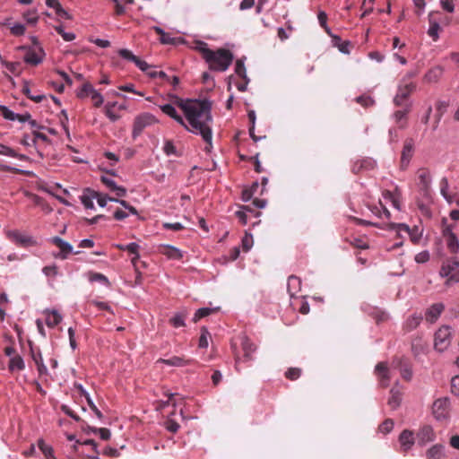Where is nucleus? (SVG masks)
I'll return each mask as SVG.
<instances>
[{"instance_id":"64","label":"nucleus","mask_w":459,"mask_h":459,"mask_svg":"<svg viewBox=\"0 0 459 459\" xmlns=\"http://www.w3.org/2000/svg\"><path fill=\"white\" fill-rule=\"evenodd\" d=\"M135 65L143 72L146 73L148 70L152 69V66L147 64L145 61L141 60L139 57L135 62Z\"/></svg>"},{"instance_id":"61","label":"nucleus","mask_w":459,"mask_h":459,"mask_svg":"<svg viewBox=\"0 0 459 459\" xmlns=\"http://www.w3.org/2000/svg\"><path fill=\"white\" fill-rule=\"evenodd\" d=\"M101 181H102V183H103L107 187H108L111 191H114V190H115V188H116V187H117V185L116 184V182H115L113 179H111L110 178H108V177H106V176H102V177H101Z\"/></svg>"},{"instance_id":"4","label":"nucleus","mask_w":459,"mask_h":459,"mask_svg":"<svg viewBox=\"0 0 459 459\" xmlns=\"http://www.w3.org/2000/svg\"><path fill=\"white\" fill-rule=\"evenodd\" d=\"M157 123L155 117L150 113H143L134 118L133 126V137L136 138L147 126Z\"/></svg>"},{"instance_id":"43","label":"nucleus","mask_w":459,"mask_h":459,"mask_svg":"<svg viewBox=\"0 0 459 459\" xmlns=\"http://www.w3.org/2000/svg\"><path fill=\"white\" fill-rule=\"evenodd\" d=\"M235 73L241 78L247 79L248 78L247 75L246 67L244 65V61L241 59H238L235 65Z\"/></svg>"},{"instance_id":"11","label":"nucleus","mask_w":459,"mask_h":459,"mask_svg":"<svg viewBox=\"0 0 459 459\" xmlns=\"http://www.w3.org/2000/svg\"><path fill=\"white\" fill-rule=\"evenodd\" d=\"M419 178V188L424 196L429 195L430 185H431V175L429 170L421 169L418 171Z\"/></svg>"},{"instance_id":"45","label":"nucleus","mask_w":459,"mask_h":459,"mask_svg":"<svg viewBox=\"0 0 459 459\" xmlns=\"http://www.w3.org/2000/svg\"><path fill=\"white\" fill-rule=\"evenodd\" d=\"M118 55L128 61H131L135 64L138 59V56H134L132 51L126 48H121L118 50Z\"/></svg>"},{"instance_id":"14","label":"nucleus","mask_w":459,"mask_h":459,"mask_svg":"<svg viewBox=\"0 0 459 459\" xmlns=\"http://www.w3.org/2000/svg\"><path fill=\"white\" fill-rule=\"evenodd\" d=\"M402 389L398 383H395L394 386L390 390V395L387 401V404L393 409L396 410L402 403Z\"/></svg>"},{"instance_id":"13","label":"nucleus","mask_w":459,"mask_h":459,"mask_svg":"<svg viewBox=\"0 0 459 459\" xmlns=\"http://www.w3.org/2000/svg\"><path fill=\"white\" fill-rule=\"evenodd\" d=\"M435 439V433L432 427L425 425L420 429L417 433L418 444L421 446L433 441Z\"/></svg>"},{"instance_id":"35","label":"nucleus","mask_w":459,"mask_h":459,"mask_svg":"<svg viewBox=\"0 0 459 459\" xmlns=\"http://www.w3.org/2000/svg\"><path fill=\"white\" fill-rule=\"evenodd\" d=\"M24 367H25L24 361L21 356L15 355L10 359L9 369L11 371H14L16 369L22 370L24 368Z\"/></svg>"},{"instance_id":"33","label":"nucleus","mask_w":459,"mask_h":459,"mask_svg":"<svg viewBox=\"0 0 459 459\" xmlns=\"http://www.w3.org/2000/svg\"><path fill=\"white\" fill-rule=\"evenodd\" d=\"M186 316V311L178 312L169 319V323L176 328L182 327L185 325Z\"/></svg>"},{"instance_id":"63","label":"nucleus","mask_w":459,"mask_h":459,"mask_svg":"<svg viewBox=\"0 0 459 459\" xmlns=\"http://www.w3.org/2000/svg\"><path fill=\"white\" fill-rule=\"evenodd\" d=\"M166 429L169 432L176 433L179 429V424L173 420H169L166 423Z\"/></svg>"},{"instance_id":"47","label":"nucleus","mask_w":459,"mask_h":459,"mask_svg":"<svg viewBox=\"0 0 459 459\" xmlns=\"http://www.w3.org/2000/svg\"><path fill=\"white\" fill-rule=\"evenodd\" d=\"M214 309L213 308H210V307H202V308H199L195 316H194V318L193 320L195 322L198 321L199 319L204 317V316H207L208 315H210Z\"/></svg>"},{"instance_id":"53","label":"nucleus","mask_w":459,"mask_h":459,"mask_svg":"<svg viewBox=\"0 0 459 459\" xmlns=\"http://www.w3.org/2000/svg\"><path fill=\"white\" fill-rule=\"evenodd\" d=\"M25 26L21 23H15L13 26L11 27V32L14 36H22L25 33Z\"/></svg>"},{"instance_id":"20","label":"nucleus","mask_w":459,"mask_h":459,"mask_svg":"<svg viewBox=\"0 0 459 459\" xmlns=\"http://www.w3.org/2000/svg\"><path fill=\"white\" fill-rule=\"evenodd\" d=\"M46 315V324L48 327H55L59 325L63 319L62 316L56 309H46L44 311Z\"/></svg>"},{"instance_id":"30","label":"nucleus","mask_w":459,"mask_h":459,"mask_svg":"<svg viewBox=\"0 0 459 459\" xmlns=\"http://www.w3.org/2000/svg\"><path fill=\"white\" fill-rule=\"evenodd\" d=\"M397 367L400 368L402 377L407 381H410L412 377V370L411 366L408 363L403 362V359H400Z\"/></svg>"},{"instance_id":"7","label":"nucleus","mask_w":459,"mask_h":459,"mask_svg":"<svg viewBox=\"0 0 459 459\" xmlns=\"http://www.w3.org/2000/svg\"><path fill=\"white\" fill-rule=\"evenodd\" d=\"M449 400L448 398L437 399L432 406V413L437 420H446L449 414Z\"/></svg>"},{"instance_id":"23","label":"nucleus","mask_w":459,"mask_h":459,"mask_svg":"<svg viewBox=\"0 0 459 459\" xmlns=\"http://www.w3.org/2000/svg\"><path fill=\"white\" fill-rule=\"evenodd\" d=\"M7 237L23 246L29 245L32 242V238L30 237L22 234L18 230H9L7 232Z\"/></svg>"},{"instance_id":"37","label":"nucleus","mask_w":459,"mask_h":459,"mask_svg":"<svg viewBox=\"0 0 459 459\" xmlns=\"http://www.w3.org/2000/svg\"><path fill=\"white\" fill-rule=\"evenodd\" d=\"M116 104H117V102H112V103L108 102L105 106V114L109 118V120L112 122L118 120L120 117L119 115L116 114L113 111V108L116 106Z\"/></svg>"},{"instance_id":"16","label":"nucleus","mask_w":459,"mask_h":459,"mask_svg":"<svg viewBox=\"0 0 459 459\" xmlns=\"http://www.w3.org/2000/svg\"><path fill=\"white\" fill-rule=\"evenodd\" d=\"M445 307L442 303H435L430 307H429L425 313V317L428 322L430 324L435 323L437 318L440 316L443 312Z\"/></svg>"},{"instance_id":"31","label":"nucleus","mask_w":459,"mask_h":459,"mask_svg":"<svg viewBox=\"0 0 459 459\" xmlns=\"http://www.w3.org/2000/svg\"><path fill=\"white\" fill-rule=\"evenodd\" d=\"M38 447L45 455L46 459H56L54 456V450L51 446L47 445L43 439L38 441Z\"/></svg>"},{"instance_id":"55","label":"nucleus","mask_w":459,"mask_h":459,"mask_svg":"<svg viewBox=\"0 0 459 459\" xmlns=\"http://www.w3.org/2000/svg\"><path fill=\"white\" fill-rule=\"evenodd\" d=\"M163 228L169 230L179 231L184 229V226L180 222H165L163 223Z\"/></svg>"},{"instance_id":"25","label":"nucleus","mask_w":459,"mask_h":459,"mask_svg":"<svg viewBox=\"0 0 459 459\" xmlns=\"http://www.w3.org/2000/svg\"><path fill=\"white\" fill-rule=\"evenodd\" d=\"M433 13H429V28L428 30V34L434 41H437L439 38V31L441 30L439 23L433 20L432 18Z\"/></svg>"},{"instance_id":"9","label":"nucleus","mask_w":459,"mask_h":459,"mask_svg":"<svg viewBox=\"0 0 459 459\" xmlns=\"http://www.w3.org/2000/svg\"><path fill=\"white\" fill-rule=\"evenodd\" d=\"M414 152V142L412 139H407L404 142L403 148L402 151V156H401V169L405 170L412 158Z\"/></svg>"},{"instance_id":"10","label":"nucleus","mask_w":459,"mask_h":459,"mask_svg":"<svg viewBox=\"0 0 459 459\" xmlns=\"http://www.w3.org/2000/svg\"><path fill=\"white\" fill-rule=\"evenodd\" d=\"M50 241L59 248V253L55 254L56 258L66 259L73 253V246L59 237H53Z\"/></svg>"},{"instance_id":"34","label":"nucleus","mask_w":459,"mask_h":459,"mask_svg":"<svg viewBox=\"0 0 459 459\" xmlns=\"http://www.w3.org/2000/svg\"><path fill=\"white\" fill-rule=\"evenodd\" d=\"M248 212L254 213L255 212L252 208H250L247 205L241 206V209L235 212L237 218L239 220V221L243 225H246L247 223V213Z\"/></svg>"},{"instance_id":"21","label":"nucleus","mask_w":459,"mask_h":459,"mask_svg":"<svg viewBox=\"0 0 459 459\" xmlns=\"http://www.w3.org/2000/svg\"><path fill=\"white\" fill-rule=\"evenodd\" d=\"M161 111L176 120L179 125L183 126L185 128H187V125L185 123L183 117L178 115L176 108L171 104H164L160 106Z\"/></svg>"},{"instance_id":"17","label":"nucleus","mask_w":459,"mask_h":459,"mask_svg":"<svg viewBox=\"0 0 459 459\" xmlns=\"http://www.w3.org/2000/svg\"><path fill=\"white\" fill-rule=\"evenodd\" d=\"M241 346L244 352V361L253 360V353L256 351V346L247 336H243Z\"/></svg>"},{"instance_id":"60","label":"nucleus","mask_w":459,"mask_h":459,"mask_svg":"<svg viewBox=\"0 0 459 459\" xmlns=\"http://www.w3.org/2000/svg\"><path fill=\"white\" fill-rule=\"evenodd\" d=\"M163 151L167 155L176 154V147L171 141H167L165 143Z\"/></svg>"},{"instance_id":"28","label":"nucleus","mask_w":459,"mask_h":459,"mask_svg":"<svg viewBox=\"0 0 459 459\" xmlns=\"http://www.w3.org/2000/svg\"><path fill=\"white\" fill-rule=\"evenodd\" d=\"M95 197H97V192L87 189L81 196L82 204L86 209H93V199H95Z\"/></svg>"},{"instance_id":"59","label":"nucleus","mask_w":459,"mask_h":459,"mask_svg":"<svg viewBox=\"0 0 459 459\" xmlns=\"http://www.w3.org/2000/svg\"><path fill=\"white\" fill-rule=\"evenodd\" d=\"M91 100L94 101V106L95 107H100L102 104H103V101H104V98L103 96L98 92L97 91H95L92 95L91 96Z\"/></svg>"},{"instance_id":"40","label":"nucleus","mask_w":459,"mask_h":459,"mask_svg":"<svg viewBox=\"0 0 459 459\" xmlns=\"http://www.w3.org/2000/svg\"><path fill=\"white\" fill-rule=\"evenodd\" d=\"M356 102L361 105L364 108L372 107L375 105V100L372 99V97L368 95H361L355 99Z\"/></svg>"},{"instance_id":"49","label":"nucleus","mask_w":459,"mask_h":459,"mask_svg":"<svg viewBox=\"0 0 459 459\" xmlns=\"http://www.w3.org/2000/svg\"><path fill=\"white\" fill-rule=\"evenodd\" d=\"M241 243H242L243 249L246 252L249 251L254 244L253 236L251 234L246 233V235L242 238Z\"/></svg>"},{"instance_id":"41","label":"nucleus","mask_w":459,"mask_h":459,"mask_svg":"<svg viewBox=\"0 0 459 459\" xmlns=\"http://www.w3.org/2000/svg\"><path fill=\"white\" fill-rule=\"evenodd\" d=\"M195 49L202 54L204 59L209 56L208 52L212 51L208 48V44L206 42L200 40L195 42Z\"/></svg>"},{"instance_id":"15","label":"nucleus","mask_w":459,"mask_h":459,"mask_svg":"<svg viewBox=\"0 0 459 459\" xmlns=\"http://www.w3.org/2000/svg\"><path fill=\"white\" fill-rule=\"evenodd\" d=\"M399 442L403 452L409 451L415 443L413 432L409 429L402 431L399 436Z\"/></svg>"},{"instance_id":"22","label":"nucleus","mask_w":459,"mask_h":459,"mask_svg":"<svg viewBox=\"0 0 459 459\" xmlns=\"http://www.w3.org/2000/svg\"><path fill=\"white\" fill-rule=\"evenodd\" d=\"M423 317L421 314H412L410 316L403 324V328L410 332L416 329L421 323Z\"/></svg>"},{"instance_id":"42","label":"nucleus","mask_w":459,"mask_h":459,"mask_svg":"<svg viewBox=\"0 0 459 459\" xmlns=\"http://www.w3.org/2000/svg\"><path fill=\"white\" fill-rule=\"evenodd\" d=\"M83 393L85 394V398L87 400V403H88L89 407L91 409V411L94 412V414L96 415V417L98 419L102 420V418H103L102 412L97 408V406L95 405V403L90 397V394L86 391H83Z\"/></svg>"},{"instance_id":"19","label":"nucleus","mask_w":459,"mask_h":459,"mask_svg":"<svg viewBox=\"0 0 459 459\" xmlns=\"http://www.w3.org/2000/svg\"><path fill=\"white\" fill-rule=\"evenodd\" d=\"M192 361V359H186L183 357L173 356L169 359H160L157 363H162L170 367H185L189 365Z\"/></svg>"},{"instance_id":"32","label":"nucleus","mask_w":459,"mask_h":459,"mask_svg":"<svg viewBox=\"0 0 459 459\" xmlns=\"http://www.w3.org/2000/svg\"><path fill=\"white\" fill-rule=\"evenodd\" d=\"M447 233V247L453 253H456L459 249V242L455 235L449 230L445 231Z\"/></svg>"},{"instance_id":"1","label":"nucleus","mask_w":459,"mask_h":459,"mask_svg":"<svg viewBox=\"0 0 459 459\" xmlns=\"http://www.w3.org/2000/svg\"><path fill=\"white\" fill-rule=\"evenodd\" d=\"M178 105L183 110L190 126L186 129L193 134H200L207 143L205 151L210 152L212 141L211 101L208 100H180Z\"/></svg>"},{"instance_id":"52","label":"nucleus","mask_w":459,"mask_h":459,"mask_svg":"<svg viewBox=\"0 0 459 459\" xmlns=\"http://www.w3.org/2000/svg\"><path fill=\"white\" fill-rule=\"evenodd\" d=\"M43 273L48 277H55L57 275L58 269L56 264L45 266L42 269Z\"/></svg>"},{"instance_id":"18","label":"nucleus","mask_w":459,"mask_h":459,"mask_svg":"<svg viewBox=\"0 0 459 459\" xmlns=\"http://www.w3.org/2000/svg\"><path fill=\"white\" fill-rule=\"evenodd\" d=\"M411 104H406L405 108L402 110H397L393 114L394 122L398 125V127L403 129L407 125V114L411 111Z\"/></svg>"},{"instance_id":"57","label":"nucleus","mask_w":459,"mask_h":459,"mask_svg":"<svg viewBox=\"0 0 459 459\" xmlns=\"http://www.w3.org/2000/svg\"><path fill=\"white\" fill-rule=\"evenodd\" d=\"M93 433H99L100 437L103 440H108L110 437V431L108 429L100 428V429H92Z\"/></svg>"},{"instance_id":"54","label":"nucleus","mask_w":459,"mask_h":459,"mask_svg":"<svg viewBox=\"0 0 459 459\" xmlns=\"http://www.w3.org/2000/svg\"><path fill=\"white\" fill-rule=\"evenodd\" d=\"M61 410L62 411L66 414L67 416L71 417L72 419H74L75 421H80L81 420V418L75 414L73 410L68 406V405H65V404H63L61 406Z\"/></svg>"},{"instance_id":"8","label":"nucleus","mask_w":459,"mask_h":459,"mask_svg":"<svg viewBox=\"0 0 459 459\" xmlns=\"http://www.w3.org/2000/svg\"><path fill=\"white\" fill-rule=\"evenodd\" d=\"M416 85L413 82H406L400 84L396 95L394 98L395 106H403V101L411 95L415 90Z\"/></svg>"},{"instance_id":"48","label":"nucleus","mask_w":459,"mask_h":459,"mask_svg":"<svg viewBox=\"0 0 459 459\" xmlns=\"http://www.w3.org/2000/svg\"><path fill=\"white\" fill-rule=\"evenodd\" d=\"M394 428V421L391 419L385 420L378 428L379 431L384 434L389 433Z\"/></svg>"},{"instance_id":"6","label":"nucleus","mask_w":459,"mask_h":459,"mask_svg":"<svg viewBox=\"0 0 459 459\" xmlns=\"http://www.w3.org/2000/svg\"><path fill=\"white\" fill-rule=\"evenodd\" d=\"M19 48L26 52L24 56L25 63L38 65L43 61L45 51L42 47L29 48L28 46H22Z\"/></svg>"},{"instance_id":"24","label":"nucleus","mask_w":459,"mask_h":459,"mask_svg":"<svg viewBox=\"0 0 459 459\" xmlns=\"http://www.w3.org/2000/svg\"><path fill=\"white\" fill-rule=\"evenodd\" d=\"M161 253L169 259L180 260L183 257V252L173 246L165 245L162 247Z\"/></svg>"},{"instance_id":"56","label":"nucleus","mask_w":459,"mask_h":459,"mask_svg":"<svg viewBox=\"0 0 459 459\" xmlns=\"http://www.w3.org/2000/svg\"><path fill=\"white\" fill-rule=\"evenodd\" d=\"M451 392L459 396V376H455L451 379Z\"/></svg>"},{"instance_id":"12","label":"nucleus","mask_w":459,"mask_h":459,"mask_svg":"<svg viewBox=\"0 0 459 459\" xmlns=\"http://www.w3.org/2000/svg\"><path fill=\"white\" fill-rule=\"evenodd\" d=\"M375 372L379 378V383L382 387H386L389 385L391 376L390 371L385 362H379L375 368Z\"/></svg>"},{"instance_id":"51","label":"nucleus","mask_w":459,"mask_h":459,"mask_svg":"<svg viewBox=\"0 0 459 459\" xmlns=\"http://www.w3.org/2000/svg\"><path fill=\"white\" fill-rule=\"evenodd\" d=\"M447 107H448V104L446 101L439 100L437 102L436 108H437V121L440 120L443 114L446 111Z\"/></svg>"},{"instance_id":"3","label":"nucleus","mask_w":459,"mask_h":459,"mask_svg":"<svg viewBox=\"0 0 459 459\" xmlns=\"http://www.w3.org/2000/svg\"><path fill=\"white\" fill-rule=\"evenodd\" d=\"M440 276L446 278V284L459 282V263L455 260H448L442 264Z\"/></svg>"},{"instance_id":"29","label":"nucleus","mask_w":459,"mask_h":459,"mask_svg":"<svg viewBox=\"0 0 459 459\" xmlns=\"http://www.w3.org/2000/svg\"><path fill=\"white\" fill-rule=\"evenodd\" d=\"M0 154L4 155V156L13 157V158H17L21 160H27V157L24 154H19L12 148H10L6 145L1 144V143H0Z\"/></svg>"},{"instance_id":"62","label":"nucleus","mask_w":459,"mask_h":459,"mask_svg":"<svg viewBox=\"0 0 459 459\" xmlns=\"http://www.w3.org/2000/svg\"><path fill=\"white\" fill-rule=\"evenodd\" d=\"M441 6L444 10L448 13H453L455 11V6L453 4V0H440Z\"/></svg>"},{"instance_id":"27","label":"nucleus","mask_w":459,"mask_h":459,"mask_svg":"<svg viewBox=\"0 0 459 459\" xmlns=\"http://www.w3.org/2000/svg\"><path fill=\"white\" fill-rule=\"evenodd\" d=\"M445 447L442 445L436 444L432 446L426 452V456L428 459H442L445 455Z\"/></svg>"},{"instance_id":"50","label":"nucleus","mask_w":459,"mask_h":459,"mask_svg":"<svg viewBox=\"0 0 459 459\" xmlns=\"http://www.w3.org/2000/svg\"><path fill=\"white\" fill-rule=\"evenodd\" d=\"M300 375L301 369L299 368H290L285 373L286 377L290 380L298 379L300 377Z\"/></svg>"},{"instance_id":"5","label":"nucleus","mask_w":459,"mask_h":459,"mask_svg":"<svg viewBox=\"0 0 459 459\" xmlns=\"http://www.w3.org/2000/svg\"><path fill=\"white\" fill-rule=\"evenodd\" d=\"M451 342V328L444 325L435 333L434 347L438 351H444Z\"/></svg>"},{"instance_id":"2","label":"nucleus","mask_w":459,"mask_h":459,"mask_svg":"<svg viewBox=\"0 0 459 459\" xmlns=\"http://www.w3.org/2000/svg\"><path fill=\"white\" fill-rule=\"evenodd\" d=\"M208 56L204 59L209 69L215 72H225L233 61V54L225 48H218L208 52Z\"/></svg>"},{"instance_id":"44","label":"nucleus","mask_w":459,"mask_h":459,"mask_svg":"<svg viewBox=\"0 0 459 459\" xmlns=\"http://www.w3.org/2000/svg\"><path fill=\"white\" fill-rule=\"evenodd\" d=\"M300 279L297 276H294V275H291L289 277L288 279V290H289V292L290 293V295L292 296L293 293H292V289H294L295 290L299 289V286H300Z\"/></svg>"},{"instance_id":"26","label":"nucleus","mask_w":459,"mask_h":459,"mask_svg":"<svg viewBox=\"0 0 459 459\" xmlns=\"http://www.w3.org/2000/svg\"><path fill=\"white\" fill-rule=\"evenodd\" d=\"M444 68L441 65H437L431 68L425 74V80L428 82H437L443 75Z\"/></svg>"},{"instance_id":"39","label":"nucleus","mask_w":459,"mask_h":459,"mask_svg":"<svg viewBox=\"0 0 459 459\" xmlns=\"http://www.w3.org/2000/svg\"><path fill=\"white\" fill-rule=\"evenodd\" d=\"M1 115L7 120L15 121L18 117V114L12 111L9 108L4 105H0Z\"/></svg>"},{"instance_id":"46","label":"nucleus","mask_w":459,"mask_h":459,"mask_svg":"<svg viewBox=\"0 0 459 459\" xmlns=\"http://www.w3.org/2000/svg\"><path fill=\"white\" fill-rule=\"evenodd\" d=\"M210 336V333L208 330L205 327H203L201 329V335L199 338V347L200 348H207L208 347V337Z\"/></svg>"},{"instance_id":"58","label":"nucleus","mask_w":459,"mask_h":459,"mask_svg":"<svg viewBox=\"0 0 459 459\" xmlns=\"http://www.w3.org/2000/svg\"><path fill=\"white\" fill-rule=\"evenodd\" d=\"M411 350L416 356L424 351V346L421 344L420 339L412 342Z\"/></svg>"},{"instance_id":"38","label":"nucleus","mask_w":459,"mask_h":459,"mask_svg":"<svg viewBox=\"0 0 459 459\" xmlns=\"http://www.w3.org/2000/svg\"><path fill=\"white\" fill-rule=\"evenodd\" d=\"M96 90L93 88V86L89 83V82H86L82 85V89L80 90V91L77 93V96L78 98L80 99H83V98H86L87 96H91L92 93L95 91Z\"/></svg>"},{"instance_id":"36","label":"nucleus","mask_w":459,"mask_h":459,"mask_svg":"<svg viewBox=\"0 0 459 459\" xmlns=\"http://www.w3.org/2000/svg\"><path fill=\"white\" fill-rule=\"evenodd\" d=\"M448 187H449V184H448V180L446 178H443L441 180H440V193L442 195V196L449 203L451 204L452 203V195H449L448 194Z\"/></svg>"}]
</instances>
